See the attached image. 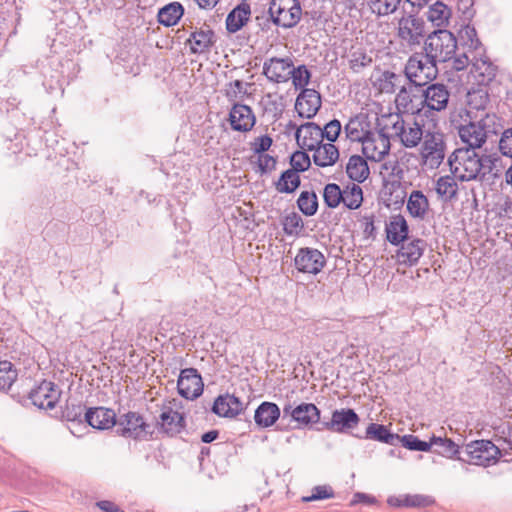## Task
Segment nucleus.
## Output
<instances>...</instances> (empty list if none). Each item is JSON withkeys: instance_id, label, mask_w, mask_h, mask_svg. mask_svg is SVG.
Segmentation results:
<instances>
[{"instance_id": "17", "label": "nucleus", "mask_w": 512, "mask_h": 512, "mask_svg": "<svg viewBox=\"0 0 512 512\" xmlns=\"http://www.w3.org/2000/svg\"><path fill=\"white\" fill-rule=\"evenodd\" d=\"M321 104V94L318 91L304 88L296 98L295 110L299 117L311 119L317 114Z\"/></svg>"}, {"instance_id": "14", "label": "nucleus", "mask_w": 512, "mask_h": 512, "mask_svg": "<svg viewBox=\"0 0 512 512\" xmlns=\"http://www.w3.org/2000/svg\"><path fill=\"white\" fill-rule=\"evenodd\" d=\"M294 265L299 272L318 274L326 265L324 254L316 248H300L294 258Z\"/></svg>"}, {"instance_id": "25", "label": "nucleus", "mask_w": 512, "mask_h": 512, "mask_svg": "<svg viewBox=\"0 0 512 512\" xmlns=\"http://www.w3.org/2000/svg\"><path fill=\"white\" fill-rule=\"evenodd\" d=\"M387 241L394 245L399 246L402 242L408 240L409 226L406 219L401 215H393L389 223L385 227Z\"/></svg>"}, {"instance_id": "41", "label": "nucleus", "mask_w": 512, "mask_h": 512, "mask_svg": "<svg viewBox=\"0 0 512 512\" xmlns=\"http://www.w3.org/2000/svg\"><path fill=\"white\" fill-rule=\"evenodd\" d=\"M364 200L363 189L358 183H348L343 189V201L341 202L349 210H357Z\"/></svg>"}, {"instance_id": "5", "label": "nucleus", "mask_w": 512, "mask_h": 512, "mask_svg": "<svg viewBox=\"0 0 512 512\" xmlns=\"http://www.w3.org/2000/svg\"><path fill=\"white\" fill-rule=\"evenodd\" d=\"M495 115L485 114L478 121H469L458 128V135L465 144L463 148L476 150L486 141L489 133H496L494 129Z\"/></svg>"}, {"instance_id": "43", "label": "nucleus", "mask_w": 512, "mask_h": 512, "mask_svg": "<svg viewBox=\"0 0 512 512\" xmlns=\"http://www.w3.org/2000/svg\"><path fill=\"white\" fill-rule=\"evenodd\" d=\"M455 179L457 177L452 174L442 176L436 182V192L445 201H450L457 195L458 184Z\"/></svg>"}, {"instance_id": "3", "label": "nucleus", "mask_w": 512, "mask_h": 512, "mask_svg": "<svg viewBox=\"0 0 512 512\" xmlns=\"http://www.w3.org/2000/svg\"><path fill=\"white\" fill-rule=\"evenodd\" d=\"M437 63L428 58L425 53L412 54L404 67L405 78L415 88H423L433 83L438 76Z\"/></svg>"}, {"instance_id": "30", "label": "nucleus", "mask_w": 512, "mask_h": 512, "mask_svg": "<svg viewBox=\"0 0 512 512\" xmlns=\"http://www.w3.org/2000/svg\"><path fill=\"white\" fill-rule=\"evenodd\" d=\"M498 68L488 59H479L472 64L471 73L479 86L490 85L497 75Z\"/></svg>"}, {"instance_id": "11", "label": "nucleus", "mask_w": 512, "mask_h": 512, "mask_svg": "<svg viewBox=\"0 0 512 512\" xmlns=\"http://www.w3.org/2000/svg\"><path fill=\"white\" fill-rule=\"evenodd\" d=\"M62 391L51 381L43 380L28 393V399L39 409H54L60 400Z\"/></svg>"}, {"instance_id": "23", "label": "nucleus", "mask_w": 512, "mask_h": 512, "mask_svg": "<svg viewBox=\"0 0 512 512\" xmlns=\"http://www.w3.org/2000/svg\"><path fill=\"white\" fill-rule=\"evenodd\" d=\"M242 401L234 394H223L215 398L211 411L219 417L234 418L242 413Z\"/></svg>"}, {"instance_id": "58", "label": "nucleus", "mask_w": 512, "mask_h": 512, "mask_svg": "<svg viewBox=\"0 0 512 512\" xmlns=\"http://www.w3.org/2000/svg\"><path fill=\"white\" fill-rule=\"evenodd\" d=\"M434 503V500L430 496L415 494V495H407L403 499V506L405 507H427Z\"/></svg>"}, {"instance_id": "48", "label": "nucleus", "mask_w": 512, "mask_h": 512, "mask_svg": "<svg viewBox=\"0 0 512 512\" xmlns=\"http://www.w3.org/2000/svg\"><path fill=\"white\" fill-rule=\"evenodd\" d=\"M402 82V76L386 70L378 79L379 89L383 93L392 94Z\"/></svg>"}, {"instance_id": "52", "label": "nucleus", "mask_w": 512, "mask_h": 512, "mask_svg": "<svg viewBox=\"0 0 512 512\" xmlns=\"http://www.w3.org/2000/svg\"><path fill=\"white\" fill-rule=\"evenodd\" d=\"M467 98L469 106L476 110H484L490 101L488 91L483 88L468 92Z\"/></svg>"}, {"instance_id": "47", "label": "nucleus", "mask_w": 512, "mask_h": 512, "mask_svg": "<svg viewBox=\"0 0 512 512\" xmlns=\"http://www.w3.org/2000/svg\"><path fill=\"white\" fill-rule=\"evenodd\" d=\"M324 204L330 208H337L343 201V190L336 183H328L323 189Z\"/></svg>"}, {"instance_id": "27", "label": "nucleus", "mask_w": 512, "mask_h": 512, "mask_svg": "<svg viewBox=\"0 0 512 512\" xmlns=\"http://www.w3.org/2000/svg\"><path fill=\"white\" fill-rule=\"evenodd\" d=\"M281 416L279 406L274 402H262L254 412L255 425L260 428H268L273 426Z\"/></svg>"}, {"instance_id": "1", "label": "nucleus", "mask_w": 512, "mask_h": 512, "mask_svg": "<svg viewBox=\"0 0 512 512\" xmlns=\"http://www.w3.org/2000/svg\"><path fill=\"white\" fill-rule=\"evenodd\" d=\"M451 174L461 182L475 180L482 176L483 162L476 150L457 148L448 158Z\"/></svg>"}, {"instance_id": "37", "label": "nucleus", "mask_w": 512, "mask_h": 512, "mask_svg": "<svg viewBox=\"0 0 512 512\" xmlns=\"http://www.w3.org/2000/svg\"><path fill=\"white\" fill-rule=\"evenodd\" d=\"M431 451L450 459L460 457V446L447 437L433 435L431 437Z\"/></svg>"}, {"instance_id": "40", "label": "nucleus", "mask_w": 512, "mask_h": 512, "mask_svg": "<svg viewBox=\"0 0 512 512\" xmlns=\"http://www.w3.org/2000/svg\"><path fill=\"white\" fill-rule=\"evenodd\" d=\"M419 94L420 89L413 87L412 84L402 85L396 96L397 106L402 107L406 111H413L414 108H417V103H419Z\"/></svg>"}, {"instance_id": "8", "label": "nucleus", "mask_w": 512, "mask_h": 512, "mask_svg": "<svg viewBox=\"0 0 512 512\" xmlns=\"http://www.w3.org/2000/svg\"><path fill=\"white\" fill-rule=\"evenodd\" d=\"M268 13L273 24L283 28H293L301 20L302 8L299 0H271Z\"/></svg>"}, {"instance_id": "10", "label": "nucleus", "mask_w": 512, "mask_h": 512, "mask_svg": "<svg viewBox=\"0 0 512 512\" xmlns=\"http://www.w3.org/2000/svg\"><path fill=\"white\" fill-rule=\"evenodd\" d=\"M387 126H381L377 119L376 132H371L366 135V140H363L362 153L366 159L379 162L390 151V135L386 131Z\"/></svg>"}, {"instance_id": "4", "label": "nucleus", "mask_w": 512, "mask_h": 512, "mask_svg": "<svg viewBox=\"0 0 512 512\" xmlns=\"http://www.w3.org/2000/svg\"><path fill=\"white\" fill-rule=\"evenodd\" d=\"M423 44L422 52L436 63L450 61L457 49V39L447 29L431 31Z\"/></svg>"}, {"instance_id": "24", "label": "nucleus", "mask_w": 512, "mask_h": 512, "mask_svg": "<svg viewBox=\"0 0 512 512\" xmlns=\"http://www.w3.org/2000/svg\"><path fill=\"white\" fill-rule=\"evenodd\" d=\"M297 144L302 149L312 151L323 142L321 127L315 122H306L297 128L295 132Z\"/></svg>"}, {"instance_id": "46", "label": "nucleus", "mask_w": 512, "mask_h": 512, "mask_svg": "<svg viewBox=\"0 0 512 512\" xmlns=\"http://www.w3.org/2000/svg\"><path fill=\"white\" fill-rule=\"evenodd\" d=\"M17 377L18 371L10 361H0V391L9 390Z\"/></svg>"}, {"instance_id": "34", "label": "nucleus", "mask_w": 512, "mask_h": 512, "mask_svg": "<svg viewBox=\"0 0 512 512\" xmlns=\"http://www.w3.org/2000/svg\"><path fill=\"white\" fill-rule=\"evenodd\" d=\"M159 424L163 431L169 435H175L182 431L185 427V419L181 413L168 408L163 411L159 416Z\"/></svg>"}, {"instance_id": "13", "label": "nucleus", "mask_w": 512, "mask_h": 512, "mask_svg": "<svg viewBox=\"0 0 512 512\" xmlns=\"http://www.w3.org/2000/svg\"><path fill=\"white\" fill-rule=\"evenodd\" d=\"M359 415L351 408L336 409L332 412L330 421L322 422L317 430H329L337 433H347L358 426Z\"/></svg>"}, {"instance_id": "20", "label": "nucleus", "mask_w": 512, "mask_h": 512, "mask_svg": "<svg viewBox=\"0 0 512 512\" xmlns=\"http://www.w3.org/2000/svg\"><path fill=\"white\" fill-rule=\"evenodd\" d=\"M293 61L290 57L267 59L263 64V74L266 78L275 83L287 82Z\"/></svg>"}, {"instance_id": "35", "label": "nucleus", "mask_w": 512, "mask_h": 512, "mask_svg": "<svg viewBox=\"0 0 512 512\" xmlns=\"http://www.w3.org/2000/svg\"><path fill=\"white\" fill-rule=\"evenodd\" d=\"M184 15V7L180 2H171L158 10L157 20L165 27L176 25Z\"/></svg>"}, {"instance_id": "36", "label": "nucleus", "mask_w": 512, "mask_h": 512, "mask_svg": "<svg viewBox=\"0 0 512 512\" xmlns=\"http://www.w3.org/2000/svg\"><path fill=\"white\" fill-rule=\"evenodd\" d=\"M407 211L413 218L424 219L429 210V201L420 190H413L407 201Z\"/></svg>"}, {"instance_id": "61", "label": "nucleus", "mask_w": 512, "mask_h": 512, "mask_svg": "<svg viewBox=\"0 0 512 512\" xmlns=\"http://www.w3.org/2000/svg\"><path fill=\"white\" fill-rule=\"evenodd\" d=\"M264 112L270 114L275 120H277L283 113L282 104L268 94L264 101Z\"/></svg>"}, {"instance_id": "33", "label": "nucleus", "mask_w": 512, "mask_h": 512, "mask_svg": "<svg viewBox=\"0 0 512 512\" xmlns=\"http://www.w3.org/2000/svg\"><path fill=\"white\" fill-rule=\"evenodd\" d=\"M313 162L319 167L333 166L339 159V150L333 143H321L315 148Z\"/></svg>"}, {"instance_id": "44", "label": "nucleus", "mask_w": 512, "mask_h": 512, "mask_svg": "<svg viewBox=\"0 0 512 512\" xmlns=\"http://www.w3.org/2000/svg\"><path fill=\"white\" fill-rule=\"evenodd\" d=\"M297 207L305 216H314L319 207L316 193L314 191H302L297 199Z\"/></svg>"}, {"instance_id": "6", "label": "nucleus", "mask_w": 512, "mask_h": 512, "mask_svg": "<svg viewBox=\"0 0 512 512\" xmlns=\"http://www.w3.org/2000/svg\"><path fill=\"white\" fill-rule=\"evenodd\" d=\"M450 91L443 83L433 82L420 89L417 111H424L426 117L432 116L433 112L445 110L449 104Z\"/></svg>"}, {"instance_id": "63", "label": "nucleus", "mask_w": 512, "mask_h": 512, "mask_svg": "<svg viewBox=\"0 0 512 512\" xmlns=\"http://www.w3.org/2000/svg\"><path fill=\"white\" fill-rule=\"evenodd\" d=\"M247 93L244 83L241 80L230 82L226 89V96L229 100H235L243 97Z\"/></svg>"}, {"instance_id": "50", "label": "nucleus", "mask_w": 512, "mask_h": 512, "mask_svg": "<svg viewBox=\"0 0 512 512\" xmlns=\"http://www.w3.org/2000/svg\"><path fill=\"white\" fill-rule=\"evenodd\" d=\"M311 72L306 65L301 64L297 67H292L290 70L289 79H292V83L295 89H304L310 83Z\"/></svg>"}, {"instance_id": "62", "label": "nucleus", "mask_w": 512, "mask_h": 512, "mask_svg": "<svg viewBox=\"0 0 512 512\" xmlns=\"http://www.w3.org/2000/svg\"><path fill=\"white\" fill-rule=\"evenodd\" d=\"M499 150L502 155L512 158V128H508L502 133Z\"/></svg>"}, {"instance_id": "28", "label": "nucleus", "mask_w": 512, "mask_h": 512, "mask_svg": "<svg viewBox=\"0 0 512 512\" xmlns=\"http://www.w3.org/2000/svg\"><path fill=\"white\" fill-rule=\"evenodd\" d=\"M251 17V7L247 2H241L235 6L227 15L225 26L230 34L240 31Z\"/></svg>"}, {"instance_id": "12", "label": "nucleus", "mask_w": 512, "mask_h": 512, "mask_svg": "<svg viewBox=\"0 0 512 512\" xmlns=\"http://www.w3.org/2000/svg\"><path fill=\"white\" fill-rule=\"evenodd\" d=\"M116 432L125 438L143 439L149 434V425L144 421L143 417L133 411H129L119 417L117 420Z\"/></svg>"}, {"instance_id": "59", "label": "nucleus", "mask_w": 512, "mask_h": 512, "mask_svg": "<svg viewBox=\"0 0 512 512\" xmlns=\"http://www.w3.org/2000/svg\"><path fill=\"white\" fill-rule=\"evenodd\" d=\"M334 496V491L330 486L320 485L316 486L312 489V494L310 496H305L302 498L303 502H312L317 500H323L332 498Z\"/></svg>"}, {"instance_id": "2", "label": "nucleus", "mask_w": 512, "mask_h": 512, "mask_svg": "<svg viewBox=\"0 0 512 512\" xmlns=\"http://www.w3.org/2000/svg\"><path fill=\"white\" fill-rule=\"evenodd\" d=\"M420 10L414 7L409 11L403 10L397 22V37L408 47L420 46L430 33L426 22L418 15Z\"/></svg>"}, {"instance_id": "60", "label": "nucleus", "mask_w": 512, "mask_h": 512, "mask_svg": "<svg viewBox=\"0 0 512 512\" xmlns=\"http://www.w3.org/2000/svg\"><path fill=\"white\" fill-rule=\"evenodd\" d=\"M273 144V139L268 135H262L260 137L255 138V140L251 143V149L255 154L261 155L270 149Z\"/></svg>"}, {"instance_id": "7", "label": "nucleus", "mask_w": 512, "mask_h": 512, "mask_svg": "<svg viewBox=\"0 0 512 512\" xmlns=\"http://www.w3.org/2000/svg\"><path fill=\"white\" fill-rule=\"evenodd\" d=\"M467 459L457 457L458 460L470 462L475 465L488 467L496 464L502 457V452L491 440H474L465 445Z\"/></svg>"}, {"instance_id": "38", "label": "nucleus", "mask_w": 512, "mask_h": 512, "mask_svg": "<svg viewBox=\"0 0 512 512\" xmlns=\"http://www.w3.org/2000/svg\"><path fill=\"white\" fill-rule=\"evenodd\" d=\"M427 20L432 26L441 29L448 24L451 17V9L442 1H436L426 12Z\"/></svg>"}, {"instance_id": "42", "label": "nucleus", "mask_w": 512, "mask_h": 512, "mask_svg": "<svg viewBox=\"0 0 512 512\" xmlns=\"http://www.w3.org/2000/svg\"><path fill=\"white\" fill-rule=\"evenodd\" d=\"M483 170L481 178H484L487 174L492 175L494 178H498L502 175L503 170L506 167V163H503L502 157L497 153L482 155Z\"/></svg>"}, {"instance_id": "26", "label": "nucleus", "mask_w": 512, "mask_h": 512, "mask_svg": "<svg viewBox=\"0 0 512 512\" xmlns=\"http://www.w3.org/2000/svg\"><path fill=\"white\" fill-rule=\"evenodd\" d=\"M355 437L359 439L373 440L380 443L397 446L399 434L393 433L386 425L379 423H370L364 435L356 434Z\"/></svg>"}, {"instance_id": "53", "label": "nucleus", "mask_w": 512, "mask_h": 512, "mask_svg": "<svg viewBox=\"0 0 512 512\" xmlns=\"http://www.w3.org/2000/svg\"><path fill=\"white\" fill-rule=\"evenodd\" d=\"M290 169L296 173L307 171L311 166V160L307 152L303 150H297L290 156Z\"/></svg>"}, {"instance_id": "64", "label": "nucleus", "mask_w": 512, "mask_h": 512, "mask_svg": "<svg viewBox=\"0 0 512 512\" xmlns=\"http://www.w3.org/2000/svg\"><path fill=\"white\" fill-rule=\"evenodd\" d=\"M276 163V159L269 154L262 153L258 155V168L261 174H266L274 170Z\"/></svg>"}, {"instance_id": "49", "label": "nucleus", "mask_w": 512, "mask_h": 512, "mask_svg": "<svg viewBox=\"0 0 512 512\" xmlns=\"http://www.w3.org/2000/svg\"><path fill=\"white\" fill-rule=\"evenodd\" d=\"M399 443L404 448L411 450V451H420V452L431 451V439L428 442L423 441L413 434H406L403 436L399 435V440L397 441V445Z\"/></svg>"}, {"instance_id": "22", "label": "nucleus", "mask_w": 512, "mask_h": 512, "mask_svg": "<svg viewBox=\"0 0 512 512\" xmlns=\"http://www.w3.org/2000/svg\"><path fill=\"white\" fill-rule=\"evenodd\" d=\"M396 257L400 265L414 266L422 257L427 243L425 240L415 238L410 241L406 240L400 244Z\"/></svg>"}, {"instance_id": "9", "label": "nucleus", "mask_w": 512, "mask_h": 512, "mask_svg": "<svg viewBox=\"0 0 512 512\" xmlns=\"http://www.w3.org/2000/svg\"><path fill=\"white\" fill-rule=\"evenodd\" d=\"M321 412L313 403L301 402L294 406L291 403H286L282 409V420L287 418L295 422V428L304 429L311 427L313 424H319Z\"/></svg>"}, {"instance_id": "21", "label": "nucleus", "mask_w": 512, "mask_h": 512, "mask_svg": "<svg viewBox=\"0 0 512 512\" xmlns=\"http://www.w3.org/2000/svg\"><path fill=\"white\" fill-rule=\"evenodd\" d=\"M84 422L94 429L106 430L116 425L117 418L113 409L102 406L90 407L84 413Z\"/></svg>"}, {"instance_id": "31", "label": "nucleus", "mask_w": 512, "mask_h": 512, "mask_svg": "<svg viewBox=\"0 0 512 512\" xmlns=\"http://www.w3.org/2000/svg\"><path fill=\"white\" fill-rule=\"evenodd\" d=\"M187 42L191 45V53H204L215 44V33L212 29L194 31L190 34Z\"/></svg>"}, {"instance_id": "16", "label": "nucleus", "mask_w": 512, "mask_h": 512, "mask_svg": "<svg viewBox=\"0 0 512 512\" xmlns=\"http://www.w3.org/2000/svg\"><path fill=\"white\" fill-rule=\"evenodd\" d=\"M444 135L440 132H428L425 135L422 156L431 168H438L445 157Z\"/></svg>"}, {"instance_id": "15", "label": "nucleus", "mask_w": 512, "mask_h": 512, "mask_svg": "<svg viewBox=\"0 0 512 512\" xmlns=\"http://www.w3.org/2000/svg\"><path fill=\"white\" fill-rule=\"evenodd\" d=\"M178 393L187 400L198 398L204 389L202 377L196 368H185L180 371L177 381Z\"/></svg>"}, {"instance_id": "39", "label": "nucleus", "mask_w": 512, "mask_h": 512, "mask_svg": "<svg viewBox=\"0 0 512 512\" xmlns=\"http://www.w3.org/2000/svg\"><path fill=\"white\" fill-rule=\"evenodd\" d=\"M301 185V178L298 173L292 169L283 171L277 181L274 182V186L277 192L292 194Z\"/></svg>"}, {"instance_id": "45", "label": "nucleus", "mask_w": 512, "mask_h": 512, "mask_svg": "<svg viewBox=\"0 0 512 512\" xmlns=\"http://www.w3.org/2000/svg\"><path fill=\"white\" fill-rule=\"evenodd\" d=\"M403 2L407 3L406 0H369L368 4L374 14L383 17L395 13Z\"/></svg>"}, {"instance_id": "29", "label": "nucleus", "mask_w": 512, "mask_h": 512, "mask_svg": "<svg viewBox=\"0 0 512 512\" xmlns=\"http://www.w3.org/2000/svg\"><path fill=\"white\" fill-rule=\"evenodd\" d=\"M345 170L348 178L353 181L352 183H363L370 175L367 160L360 155H352L346 164Z\"/></svg>"}, {"instance_id": "54", "label": "nucleus", "mask_w": 512, "mask_h": 512, "mask_svg": "<svg viewBox=\"0 0 512 512\" xmlns=\"http://www.w3.org/2000/svg\"><path fill=\"white\" fill-rule=\"evenodd\" d=\"M372 63V58L364 51L357 50L351 54L349 65L355 73H360L365 67Z\"/></svg>"}, {"instance_id": "56", "label": "nucleus", "mask_w": 512, "mask_h": 512, "mask_svg": "<svg viewBox=\"0 0 512 512\" xmlns=\"http://www.w3.org/2000/svg\"><path fill=\"white\" fill-rule=\"evenodd\" d=\"M342 130L341 122L338 119L330 120L321 128L322 139H327L329 143H334Z\"/></svg>"}, {"instance_id": "57", "label": "nucleus", "mask_w": 512, "mask_h": 512, "mask_svg": "<svg viewBox=\"0 0 512 512\" xmlns=\"http://www.w3.org/2000/svg\"><path fill=\"white\" fill-rule=\"evenodd\" d=\"M460 37L469 49L477 50L481 46L477 31L473 26H464L463 29L460 30Z\"/></svg>"}, {"instance_id": "32", "label": "nucleus", "mask_w": 512, "mask_h": 512, "mask_svg": "<svg viewBox=\"0 0 512 512\" xmlns=\"http://www.w3.org/2000/svg\"><path fill=\"white\" fill-rule=\"evenodd\" d=\"M369 122L364 116H355L349 119L348 123L344 126L346 137L353 142H361L366 140V135L372 131L368 129Z\"/></svg>"}, {"instance_id": "55", "label": "nucleus", "mask_w": 512, "mask_h": 512, "mask_svg": "<svg viewBox=\"0 0 512 512\" xmlns=\"http://www.w3.org/2000/svg\"><path fill=\"white\" fill-rule=\"evenodd\" d=\"M84 406L81 403L67 402L65 408L62 411V417L67 421H77L79 423L84 422L82 419Z\"/></svg>"}, {"instance_id": "51", "label": "nucleus", "mask_w": 512, "mask_h": 512, "mask_svg": "<svg viewBox=\"0 0 512 512\" xmlns=\"http://www.w3.org/2000/svg\"><path fill=\"white\" fill-rule=\"evenodd\" d=\"M283 231L286 235H299L304 228L303 219L296 212L286 215L282 220Z\"/></svg>"}, {"instance_id": "19", "label": "nucleus", "mask_w": 512, "mask_h": 512, "mask_svg": "<svg viewBox=\"0 0 512 512\" xmlns=\"http://www.w3.org/2000/svg\"><path fill=\"white\" fill-rule=\"evenodd\" d=\"M392 130L406 148L416 147L423 137L422 128L418 123L414 122L407 128L405 121L399 114L395 115V121L392 122Z\"/></svg>"}, {"instance_id": "18", "label": "nucleus", "mask_w": 512, "mask_h": 512, "mask_svg": "<svg viewBox=\"0 0 512 512\" xmlns=\"http://www.w3.org/2000/svg\"><path fill=\"white\" fill-rule=\"evenodd\" d=\"M231 129L237 132H249L256 123V116L252 108L241 103H234L229 112Z\"/></svg>"}]
</instances>
